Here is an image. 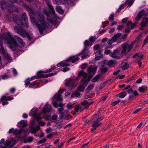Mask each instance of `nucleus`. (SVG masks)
I'll return each mask as SVG.
<instances>
[{
    "mask_svg": "<svg viewBox=\"0 0 148 148\" xmlns=\"http://www.w3.org/2000/svg\"><path fill=\"white\" fill-rule=\"evenodd\" d=\"M1 40L8 44L9 47L13 51H16V47H22L24 46L25 43L22 38L17 36L13 37L9 32H8L7 34H4L1 36Z\"/></svg>",
    "mask_w": 148,
    "mask_h": 148,
    "instance_id": "1",
    "label": "nucleus"
},
{
    "mask_svg": "<svg viewBox=\"0 0 148 148\" xmlns=\"http://www.w3.org/2000/svg\"><path fill=\"white\" fill-rule=\"evenodd\" d=\"M12 18L14 21L21 27H29L28 20L27 16L25 13H23L20 17L18 15L13 14Z\"/></svg>",
    "mask_w": 148,
    "mask_h": 148,
    "instance_id": "2",
    "label": "nucleus"
},
{
    "mask_svg": "<svg viewBox=\"0 0 148 148\" xmlns=\"http://www.w3.org/2000/svg\"><path fill=\"white\" fill-rule=\"evenodd\" d=\"M38 18L41 24H38L37 27L39 29L40 33L42 34H43L44 30L49 28V25L44 21V17L42 14L40 13L38 14Z\"/></svg>",
    "mask_w": 148,
    "mask_h": 148,
    "instance_id": "3",
    "label": "nucleus"
},
{
    "mask_svg": "<svg viewBox=\"0 0 148 148\" xmlns=\"http://www.w3.org/2000/svg\"><path fill=\"white\" fill-rule=\"evenodd\" d=\"M87 75V73L86 72L83 71H81L79 73L78 75L76 77V79L78 80L80 77L82 76L83 77V78L81 80V81L84 83V84H86V86L88 82L90 81L93 75H90L87 79H86V77Z\"/></svg>",
    "mask_w": 148,
    "mask_h": 148,
    "instance_id": "4",
    "label": "nucleus"
},
{
    "mask_svg": "<svg viewBox=\"0 0 148 148\" xmlns=\"http://www.w3.org/2000/svg\"><path fill=\"white\" fill-rule=\"evenodd\" d=\"M14 29L16 32L20 34L22 37H25V36H26L27 38L29 40H31L32 38L30 36L27 31L21 29V27L16 26L14 27Z\"/></svg>",
    "mask_w": 148,
    "mask_h": 148,
    "instance_id": "5",
    "label": "nucleus"
},
{
    "mask_svg": "<svg viewBox=\"0 0 148 148\" xmlns=\"http://www.w3.org/2000/svg\"><path fill=\"white\" fill-rule=\"evenodd\" d=\"M64 110V108H59L58 109V111L60 114V119H62L64 118L66 120H68L69 119L72 118V116L68 111L64 110L63 112H62Z\"/></svg>",
    "mask_w": 148,
    "mask_h": 148,
    "instance_id": "6",
    "label": "nucleus"
},
{
    "mask_svg": "<svg viewBox=\"0 0 148 148\" xmlns=\"http://www.w3.org/2000/svg\"><path fill=\"white\" fill-rule=\"evenodd\" d=\"M121 47L122 48V49L121 53L123 56H126L131 51H129V48L128 46V43H127L123 44L121 45Z\"/></svg>",
    "mask_w": 148,
    "mask_h": 148,
    "instance_id": "7",
    "label": "nucleus"
},
{
    "mask_svg": "<svg viewBox=\"0 0 148 148\" xmlns=\"http://www.w3.org/2000/svg\"><path fill=\"white\" fill-rule=\"evenodd\" d=\"M1 53L6 60H11V57L8 54L7 51L4 49L3 47L1 45Z\"/></svg>",
    "mask_w": 148,
    "mask_h": 148,
    "instance_id": "8",
    "label": "nucleus"
},
{
    "mask_svg": "<svg viewBox=\"0 0 148 148\" xmlns=\"http://www.w3.org/2000/svg\"><path fill=\"white\" fill-rule=\"evenodd\" d=\"M6 5L8 6L7 8L9 12L13 13L14 12H18V8L13 5H9V4L7 3Z\"/></svg>",
    "mask_w": 148,
    "mask_h": 148,
    "instance_id": "9",
    "label": "nucleus"
},
{
    "mask_svg": "<svg viewBox=\"0 0 148 148\" xmlns=\"http://www.w3.org/2000/svg\"><path fill=\"white\" fill-rule=\"evenodd\" d=\"M97 68L96 65H91L88 68V72L89 73H92L94 75L97 71Z\"/></svg>",
    "mask_w": 148,
    "mask_h": 148,
    "instance_id": "10",
    "label": "nucleus"
},
{
    "mask_svg": "<svg viewBox=\"0 0 148 148\" xmlns=\"http://www.w3.org/2000/svg\"><path fill=\"white\" fill-rule=\"evenodd\" d=\"M102 123H98L97 122L94 121L92 124V128L91 129V131L93 132L96 130L97 128L100 126H102Z\"/></svg>",
    "mask_w": 148,
    "mask_h": 148,
    "instance_id": "11",
    "label": "nucleus"
},
{
    "mask_svg": "<svg viewBox=\"0 0 148 148\" xmlns=\"http://www.w3.org/2000/svg\"><path fill=\"white\" fill-rule=\"evenodd\" d=\"M146 14V12L144 10H143L140 12L136 17V19L137 20V21L140 20L143 16H145V15Z\"/></svg>",
    "mask_w": 148,
    "mask_h": 148,
    "instance_id": "12",
    "label": "nucleus"
},
{
    "mask_svg": "<svg viewBox=\"0 0 148 148\" xmlns=\"http://www.w3.org/2000/svg\"><path fill=\"white\" fill-rule=\"evenodd\" d=\"M93 103V102H88L86 100H84L82 101V105L85 106L86 109H87L89 106Z\"/></svg>",
    "mask_w": 148,
    "mask_h": 148,
    "instance_id": "13",
    "label": "nucleus"
},
{
    "mask_svg": "<svg viewBox=\"0 0 148 148\" xmlns=\"http://www.w3.org/2000/svg\"><path fill=\"white\" fill-rule=\"evenodd\" d=\"M120 50L119 49H115L112 53L111 56L114 58H117V56L116 55L118 54L120 52Z\"/></svg>",
    "mask_w": 148,
    "mask_h": 148,
    "instance_id": "14",
    "label": "nucleus"
},
{
    "mask_svg": "<svg viewBox=\"0 0 148 148\" xmlns=\"http://www.w3.org/2000/svg\"><path fill=\"white\" fill-rule=\"evenodd\" d=\"M22 131V129L20 130L16 129L14 131V134L15 135V138L18 139L20 138V137L18 136V135L20 134Z\"/></svg>",
    "mask_w": 148,
    "mask_h": 148,
    "instance_id": "15",
    "label": "nucleus"
},
{
    "mask_svg": "<svg viewBox=\"0 0 148 148\" xmlns=\"http://www.w3.org/2000/svg\"><path fill=\"white\" fill-rule=\"evenodd\" d=\"M86 84H84V83L82 82V84L80 85L77 89V91L80 92L83 91L85 88Z\"/></svg>",
    "mask_w": 148,
    "mask_h": 148,
    "instance_id": "16",
    "label": "nucleus"
},
{
    "mask_svg": "<svg viewBox=\"0 0 148 148\" xmlns=\"http://www.w3.org/2000/svg\"><path fill=\"white\" fill-rule=\"evenodd\" d=\"M49 8L51 11L48 12L45 11V12L44 14L47 16H50L51 14H52L53 15H54L55 13L54 9H53V10H52L50 8Z\"/></svg>",
    "mask_w": 148,
    "mask_h": 148,
    "instance_id": "17",
    "label": "nucleus"
},
{
    "mask_svg": "<svg viewBox=\"0 0 148 148\" xmlns=\"http://www.w3.org/2000/svg\"><path fill=\"white\" fill-rule=\"evenodd\" d=\"M104 66L103 65L100 69V74H101V75L107 72L109 69V68L107 67H102Z\"/></svg>",
    "mask_w": 148,
    "mask_h": 148,
    "instance_id": "18",
    "label": "nucleus"
},
{
    "mask_svg": "<svg viewBox=\"0 0 148 148\" xmlns=\"http://www.w3.org/2000/svg\"><path fill=\"white\" fill-rule=\"evenodd\" d=\"M121 33H118L114 35L111 38L113 40V42H116L118 40L119 38L121 37Z\"/></svg>",
    "mask_w": 148,
    "mask_h": 148,
    "instance_id": "19",
    "label": "nucleus"
},
{
    "mask_svg": "<svg viewBox=\"0 0 148 148\" xmlns=\"http://www.w3.org/2000/svg\"><path fill=\"white\" fill-rule=\"evenodd\" d=\"M13 99V98L12 97H6L5 96H3L1 99V100L2 101L4 100L6 101H9L11 100H12Z\"/></svg>",
    "mask_w": 148,
    "mask_h": 148,
    "instance_id": "20",
    "label": "nucleus"
},
{
    "mask_svg": "<svg viewBox=\"0 0 148 148\" xmlns=\"http://www.w3.org/2000/svg\"><path fill=\"white\" fill-rule=\"evenodd\" d=\"M143 54H142L141 53H136L135 54H134L133 56L132 57L134 58H143Z\"/></svg>",
    "mask_w": 148,
    "mask_h": 148,
    "instance_id": "21",
    "label": "nucleus"
},
{
    "mask_svg": "<svg viewBox=\"0 0 148 148\" xmlns=\"http://www.w3.org/2000/svg\"><path fill=\"white\" fill-rule=\"evenodd\" d=\"M101 77L102 75L101 74H98L92 79V81L93 82H96Z\"/></svg>",
    "mask_w": 148,
    "mask_h": 148,
    "instance_id": "22",
    "label": "nucleus"
},
{
    "mask_svg": "<svg viewBox=\"0 0 148 148\" xmlns=\"http://www.w3.org/2000/svg\"><path fill=\"white\" fill-rule=\"evenodd\" d=\"M40 129V127L39 125H37L36 127L32 128L31 132L32 134H35Z\"/></svg>",
    "mask_w": 148,
    "mask_h": 148,
    "instance_id": "23",
    "label": "nucleus"
},
{
    "mask_svg": "<svg viewBox=\"0 0 148 148\" xmlns=\"http://www.w3.org/2000/svg\"><path fill=\"white\" fill-rule=\"evenodd\" d=\"M126 92L124 91L117 94V96L120 98H123L126 96Z\"/></svg>",
    "mask_w": 148,
    "mask_h": 148,
    "instance_id": "24",
    "label": "nucleus"
},
{
    "mask_svg": "<svg viewBox=\"0 0 148 148\" xmlns=\"http://www.w3.org/2000/svg\"><path fill=\"white\" fill-rule=\"evenodd\" d=\"M27 121L25 120H22L20 121L19 123L22 125V128H23L27 126V124L26 123Z\"/></svg>",
    "mask_w": 148,
    "mask_h": 148,
    "instance_id": "25",
    "label": "nucleus"
},
{
    "mask_svg": "<svg viewBox=\"0 0 148 148\" xmlns=\"http://www.w3.org/2000/svg\"><path fill=\"white\" fill-rule=\"evenodd\" d=\"M51 110V107L50 108H48L47 107L44 108L42 110V113H48Z\"/></svg>",
    "mask_w": 148,
    "mask_h": 148,
    "instance_id": "26",
    "label": "nucleus"
},
{
    "mask_svg": "<svg viewBox=\"0 0 148 148\" xmlns=\"http://www.w3.org/2000/svg\"><path fill=\"white\" fill-rule=\"evenodd\" d=\"M79 91H77L76 90V91L72 93V95H71V97H74L75 96L76 97H78L81 94L80 92H78Z\"/></svg>",
    "mask_w": 148,
    "mask_h": 148,
    "instance_id": "27",
    "label": "nucleus"
},
{
    "mask_svg": "<svg viewBox=\"0 0 148 148\" xmlns=\"http://www.w3.org/2000/svg\"><path fill=\"white\" fill-rule=\"evenodd\" d=\"M42 73V71H40L38 72L37 73V76L36 77V78L37 79H39L40 78H44L43 77H44V74H41Z\"/></svg>",
    "mask_w": 148,
    "mask_h": 148,
    "instance_id": "28",
    "label": "nucleus"
},
{
    "mask_svg": "<svg viewBox=\"0 0 148 148\" xmlns=\"http://www.w3.org/2000/svg\"><path fill=\"white\" fill-rule=\"evenodd\" d=\"M71 82V78L69 79L66 81V82L65 83V86L66 87H68L70 86H72V84Z\"/></svg>",
    "mask_w": 148,
    "mask_h": 148,
    "instance_id": "29",
    "label": "nucleus"
},
{
    "mask_svg": "<svg viewBox=\"0 0 148 148\" xmlns=\"http://www.w3.org/2000/svg\"><path fill=\"white\" fill-rule=\"evenodd\" d=\"M147 90V86H143L141 87H139L138 90L140 92H144L145 90Z\"/></svg>",
    "mask_w": 148,
    "mask_h": 148,
    "instance_id": "30",
    "label": "nucleus"
},
{
    "mask_svg": "<svg viewBox=\"0 0 148 148\" xmlns=\"http://www.w3.org/2000/svg\"><path fill=\"white\" fill-rule=\"evenodd\" d=\"M53 98L55 99L56 98V99L59 101H61L62 99L61 97L60 96V95L59 94H56L53 96Z\"/></svg>",
    "mask_w": 148,
    "mask_h": 148,
    "instance_id": "31",
    "label": "nucleus"
},
{
    "mask_svg": "<svg viewBox=\"0 0 148 148\" xmlns=\"http://www.w3.org/2000/svg\"><path fill=\"white\" fill-rule=\"evenodd\" d=\"M116 61H114L112 60H110L108 61V66H114L116 64Z\"/></svg>",
    "mask_w": 148,
    "mask_h": 148,
    "instance_id": "32",
    "label": "nucleus"
},
{
    "mask_svg": "<svg viewBox=\"0 0 148 148\" xmlns=\"http://www.w3.org/2000/svg\"><path fill=\"white\" fill-rule=\"evenodd\" d=\"M57 72H55L54 73H51L45 75L44 74V77H44V78H45L48 77H51L56 75L57 74Z\"/></svg>",
    "mask_w": 148,
    "mask_h": 148,
    "instance_id": "33",
    "label": "nucleus"
},
{
    "mask_svg": "<svg viewBox=\"0 0 148 148\" xmlns=\"http://www.w3.org/2000/svg\"><path fill=\"white\" fill-rule=\"evenodd\" d=\"M94 87V85L92 84H90L87 87L86 89V91L89 92Z\"/></svg>",
    "mask_w": 148,
    "mask_h": 148,
    "instance_id": "34",
    "label": "nucleus"
},
{
    "mask_svg": "<svg viewBox=\"0 0 148 148\" xmlns=\"http://www.w3.org/2000/svg\"><path fill=\"white\" fill-rule=\"evenodd\" d=\"M33 116L35 117L37 121H39L42 119V118L41 117L39 114H37L35 113L33 114Z\"/></svg>",
    "mask_w": 148,
    "mask_h": 148,
    "instance_id": "35",
    "label": "nucleus"
},
{
    "mask_svg": "<svg viewBox=\"0 0 148 148\" xmlns=\"http://www.w3.org/2000/svg\"><path fill=\"white\" fill-rule=\"evenodd\" d=\"M53 3L57 4H62L63 2L61 0H53Z\"/></svg>",
    "mask_w": 148,
    "mask_h": 148,
    "instance_id": "36",
    "label": "nucleus"
},
{
    "mask_svg": "<svg viewBox=\"0 0 148 148\" xmlns=\"http://www.w3.org/2000/svg\"><path fill=\"white\" fill-rule=\"evenodd\" d=\"M75 108L74 109V111L76 112H77L79 110V109H80V107L81 106H80L79 105L76 104L75 106Z\"/></svg>",
    "mask_w": 148,
    "mask_h": 148,
    "instance_id": "37",
    "label": "nucleus"
},
{
    "mask_svg": "<svg viewBox=\"0 0 148 148\" xmlns=\"http://www.w3.org/2000/svg\"><path fill=\"white\" fill-rule=\"evenodd\" d=\"M136 42V41H135L134 40V42H132L130 45L128 44V46L129 47V51L131 50H132V49L133 47V46L135 44Z\"/></svg>",
    "mask_w": 148,
    "mask_h": 148,
    "instance_id": "38",
    "label": "nucleus"
},
{
    "mask_svg": "<svg viewBox=\"0 0 148 148\" xmlns=\"http://www.w3.org/2000/svg\"><path fill=\"white\" fill-rule=\"evenodd\" d=\"M129 67V64H125L122 66V69L123 70H124L128 69Z\"/></svg>",
    "mask_w": 148,
    "mask_h": 148,
    "instance_id": "39",
    "label": "nucleus"
},
{
    "mask_svg": "<svg viewBox=\"0 0 148 148\" xmlns=\"http://www.w3.org/2000/svg\"><path fill=\"white\" fill-rule=\"evenodd\" d=\"M114 14L113 13L109 17V20L110 22H112L114 20Z\"/></svg>",
    "mask_w": 148,
    "mask_h": 148,
    "instance_id": "40",
    "label": "nucleus"
},
{
    "mask_svg": "<svg viewBox=\"0 0 148 148\" xmlns=\"http://www.w3.org/2000/svg\"><path fill=\"white\" fill-rule=\"evenodd\" d=\"M138 22L137 21H136L135 23L133 24L131 27V29H133L135 27H136L138 23Z\"/></svg>",
    "mask_w": 148,
    "mask_h": 148,
    "instance_id": "41",
    "label": "nucleus"
},
{
    "mask_svg": "<svg viewBox=\"0 0 148 148\" xmlns=\"http://www.w3.org/2000/svg\"><path fill=\"white\" fill-rule=\"evenodd\" d=\"M46 141V138H43V139H41L39 140L37 143L38 145H39L45 142Z\"/></svg>",
    "mask_w": 148,
    "mask_h": 148,
    "instance_id": "42",
    "label": "nucleus"
},
{
    "mask_svg": "<svg viewBox=\"0 0 148 148\" xmlns=\"http://www.w3.org/2000/svg\"><path fill=\"white\" fill-rule=\"evenodd\" d=\"M56 10L59 13H63L61 7L60 6L57 7L56 8Z\"/></svg>",
    "mask_w": 148,
    "mask_h": 148,
    "instance_id": "43",
    "label": "nucleus"
},
{
    "mask_svg": "<svg viewBox=\"0 0 148 148\" xmlns=\"http://www.w3.org/2000/svg\"><path fill=\"white\" fill-rule=\"evenodd\" d=\"M27 9L28 11L29 12L30 16H31V14L32 15L33 14H34L32 9H31L29 7Z\"/></svg>",
    "mask_w": 148,
    "mask_h": 148,
    "instance_id": "44",
    "label": "nucleus"
},
{
    "mask_svg": "<svg viewBox=\"0 0 148 148\" xmlns=\"http://www.w3.org/2000/svg\"><path fill=\"white\" fill-rule=\"evenodd\" d=\"M56 66H54L53 67H52L51 68L48 69L46 71L44 72V73H49V72L55 69H56Z\"/></svg>",
    "mask_w": 148,
    "mask_h": 148,
    "instance_id": "45",
    "label": "nucleus"
},
{
    "mask_svg": "<svg viewBox=\"0 0 148 148\" xmlns=\"http://www.w3.org/2000/svg\"><path fill=\"white\" fill-rule=\"evenodd\" d=\"M134 0H132L130 2H129L128 1H127L125 3V4H128L129 6H131L133 4L134 2Z\"/></svg>",
    "mask_w": 148,
    "mask_h": 148,
    "instance_id": "46",
    "label": "nucleus"
},
{
    "mask_svg": "<svg viewBox=\"0 0 148 148\" xmlns=\"http://www.w3.org/2000/svg\"><path fill=\"white\" fill-rule=\"evenodd\" d=\"M71 78V83L72 84V86H74V84L76 82V81L77 80L76 79V77L75 79H73V78Z\"/></svg>",
    "mask_w": 148,
    "mask_h": 148,
    "instance_id": "47",
    "label": "nucleus"
},
{
    "mask_svg": "<svg viewBox=\"0 0 148 148\" xmlns=\"http://www.w3.org/2000/svg\"><path fill=\"white\" fill-rule=\"evenodd\" d=\"M136 62L138 63L139 65V67H140L142 65V62L141 61V60H135Z\"/></svg>",
    "mask_w": 148,
    "mask_h": 148,
    "instance_id": "48",
    "label": "nucleus"
},
{
    "mask_svg": "<svg viewBox=\"0 0 148 148\" xmlns=\"http://www.w3.org/2000/svg\"><path fill=\"white\" fill-rule=\"evenodd\" d=\"M102 27L104 28L105 27L106 25H108L109 22L108 21H106L104 22H102Z\"/></svg>",
    "mask_w": 148,
    "mask_h": 148,
    "instance_id": "49",
    "label": "nucleus"
},
{
    "mask_svg": "<svg viewBox=\"0 0 148 148\" xmlns=\"http://www.w3.org/2000/svg\"><path fill=\"white\" fill-rule=\"evenodd\" d=\"M56 132H52V133H50L49 134H48L47 136V138H50L51 137H52L53 135L54 134H53L55 133ZM54 135H56L55 134H54Z\"/></svg>",
    "mask_w": 148,
    "mask_h": 148,
    "instance_id": "50",
    "label": "nucleus"
},
{
    "mask_svg": "<svg viewBox=\"0 0 148 148\" xmlns=\"http://www.w3.org/2000/svg\"><path fill=\"white\" fill-rule=\"evenodd\" d=\"M90 96V93L89 92L87 91L86 94H85L84 95V97L85 99H87L88 98V97Z\"/></svg>",
    "mask_w": 148,
    "mask_h": 148,
    "instance_id": "51",
    "label": "nucleus"
},
{
    "mask_svg": "<svg viewBox=\"0 0 148 148\" xmlns=\"http://www.w3.org/2000/svg\"><path fill=\"white\" fill-rule=\"evenodd\" d=\"M11 143V141H6L5 143V145L6 146H9Z\"/></svg>",
    "mask_w": 148,
    "mask_h": 148,
    "instance_id": "52",
    "label": "nucleus"
},
{
    "mask_svg": "<svg viewBox=\"0 0 148 148\" xmlns=\"http://www.w3.org/2000/svg\"><path fill=\"white\" fill-rule=\"evenodd\" d=\"M38 83V81H34L32 84H30L29 85V86L30 87H32L33 86H34L36 84Z\"/></svg>",
    "mask_w": 148,
    "mask_h": 148,
    "instance_id": "53",
    "label": "nucleus"
},
{
    "mask_svg": "<svg viewBox=\"0 0 148 148\" xmlns=\"http://www.w3.org/2000/svg\"><path fill=\"white\" fill-rule=\"evenodd\" d=\"M120 102V100H119L117 101H114L112 103L111 105L113 106H114Z\"/></svg>",
    "mask_w": 148,
    "mask_h": 148,
    "instance_id": "54",
    "label": "nucleus"
},
{
    "mask_svg": "<svg viewBox=\"0 0 148 148\" xmlns=\"http://www.w3.org/2000/svg\"><path fill=\"white\" fill-rule=\"evenodd\" d=\"M103 57V55H101L100 56H97L95 57V59L97 60H99L101 58H102Z\"/></svg>",
    "mask_w": 148,
    "mask_h": 148,
    "instance_id": "55",
    "label": "nucleus"
},
{
    "mask_svg": "<svg viewBox=\"0 0 148 148\" xmlns=\"http://www.w3.org/2000/svg\"><path fill=\"white\" fill-rule=\"evenodd\" d=\"M75 58V56H73L70 57L68 59L65 61L66 62H68L70 61L71 60H73Z\"/></svg>",
    "mask_w": 148,
    "mask_h": 148,
    "instance_id": "56",
    "label": "nucleus"
},
{
    "mask_svg": "<svg viewBox=\"0 0 148 148\" xmlns=\"http://www.w3.org/2000/svg\"><path fill=\"white\" fill-rule=\"evenodd\" d=\"M96 38L95 37L92 36L89 39V41L90 42H93L95 41Z\"/></svg>",
    "mask_w": 148,
    "mask_h": 148,
    "instance_id": "57",
    "label": "nucleus"
},
{
    "mask_svg": "<svg viewBox=\"0 0 148 148\" xmlns=\"http://www.w3.org/2000/svg\"><path fill=\"white\" fill-rule=\"evenodd\" d=\"M87 63H84L81 66V69H85L87 65Z\"/></svg>",
    "mask_w": 148,
    "mask_h": 148,
    "instance_id": "58",
    "label": "nucleus"
},
{
    "mask_svg": "<svg viewBox=\"0 0 148 148\" xmlns=\"http://www.w3.org/2000/svg\"><path fill=\"white\" fill-rule=\"evenodd\" d=\"M113 42V40L111 38V39L109 40L108 42V43L110 45H112L113 42Z\"/></svg>",
    "mask_w": 148,
    "mask_h": 148,
    "instance_id": "59",
    "label": "nucleus"
},
{
    "mask_svg": "<svg viewBox=\"0 0 148 148\" xmlns=\"http://www.w3.org/2000/svg\"><path fill=\"white\" fill-rule=\"evenodd\" d=\"M33 138L32 136H30L28 138H27V142H31L33 141Z\"/></svg>",
    "mask_w": 148,
    "mask_h": 148,
    "instance_id": "60",
    "label": "nucleus"
},
{
    "mask_svg": "<svg viewBox=\"0 0 148 148\" xmlns=\"http://www.w3.org/2000/svg\"><path fill=\"white\" fill-rule=\"evenodd\" d=\"M147 25V23L146 22H142L141 23V25L142 27H144L145 26Z\"/></svg>",
    "mask_w": 148,
    "mask_h": 148,
    "instance_id": "61",
    "label": "nucleus"
},
{
    "mask_svg": "<svg viewBox=\"0 0 148 148\" xmlns=\"http://www.w3.org/2000/svg\"><path fill=\"white\" fill-rule=\"evenodd\" d=\"M89 42L88 40H86L84 42V45L86 46H88L89 45Z\"/></svg>",
    "mask_w": 148,
    "mask_h": 148,
    "instance_id": "62",
    "label": "nucleus"
},
{
    "mask_svg": "<svg viewBox=\"0 0 148 148\" xmlns=\"http://www.w3.org/2000/svg\"><path fill=\"white\" fill-rule=\"evenodd\" d=\"M58 116L56 115H53L51 117L52 120H56Z\"/></svg>",
    "mask_w": 148,
    "mask_h": 148,
    "instance_id": "63",
    "label": "nucleus"
},
{
    "mask_svg": "<svg viewBox=\"0 0 148 148\" xmlns=\"http://www.w3.org/2000/svg\"><path fill=\"white\" fill-rule=\"evenodd\" d=\"M100 47V45H96L94 46V49H95L96 50H97Z\"/></svg>",
    "mask_w": 148,
    "mask_h": 148,
    "instance_id": "64",
    "label": "nucleus"
}]
</instances>
